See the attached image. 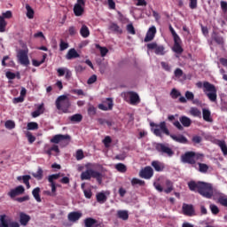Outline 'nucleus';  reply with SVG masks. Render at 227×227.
<instances>
[{
	"label": "nucleus",
	"mask_w": 227,
	"mask_h": 227,
	"mask_svg": "<svg viewBox=\"0 0 227 227\" xmlns=\"http://www.w3.org/2000/svg\"><path fill=\"white\" fill-rule=\"evenodd\" d=\"M188 187L190 191H197L200 196L207 198V200H210L212 196H214V187L212 186V184L201 181H190L188 183Z\"/></svg>",
	"instance_id": "obj_1"
},
{
	"label": "nucleus",
	"mask_w": 227,
	"mask_h": 227,
	"mask_svg": "<svg viewBox=\"0 0 227 227\" xmlns=\"http://www.w3.org/2000/svg\"><path fill=\"white\" fill-rule=\"evenodd\" d=\"M86 171H83L81 174V180H91V178H95L98 184H102L104 176L95 169H104V167L97 163H89L86 165Z\"/></svg>",
	"instance_id": "obj_2"
},
{
	"label": "nucleus",
	"mask_w": 227,
	"mask_h": 227,
	"mask_svg": "<svg viewBox=\"0 0 227 227\" xmlns=\"http://www.w3.org/2000/svg\"><path fill=\"white\" fill-rule=\"evenodd\" d=\"M197 87L203 88V91L210 102H217V88H215V85L209 82H204L203 83L199 82H197Z\"/></svg>",
	"instance_id": "obj_3"
},
{
	"label": "nucleus",
	"mask_w": 227,
	"mask_h": 227,
	"mask_svg": "<svg viewBox=\"0 0 227 227\" xmlns=\"http://www.w3.org/2000/svg\"><path fill=\"white\" fill-rule=\"evenodd\" d=\"M200 159H203V154L196 153L195 152L189 151L181 156V160L184 164H190L192 168L198 169V162Z\"/></svg>",
	"instance_id": "obj_4"
},
{
	"label": "nucleus",
	"mask_w": 227,
	"mask_h": 227,
	"mask_svg": "<svg viewBox=\"0 0 227 227\" xmlns=\"http://www.w3.org/2000/svg\"><path fill=\"white\" fill-rule=\"evenodd\" d=\"M150 125L153 127V132L154 136H157V137H162V134H165V136L171 135L168 126L166 125V121H161L159 124L151 122Z\"/></svg>",
	"instance_id": "obj_5"
},
{
	"label": "nucleus",
	"mask_w": 227,
	"mask_h": 227,
	"mask_svg": "<svg viewBox=\"0 0 227 227\" xmlns=\"http://www.w3.org/2000/svg\"><path fill=\"white\" fill-rule=\"evenodd\" d=\"M55 106L58 111L68 113V109L70 108V99L65 95L59 96L55 101Z\"/></svg>",
	"instance_id": "obj_6"
},
{
	"label": "nucleus",
	"mask_w": 227,
	"mask_h": 227,
	"mask_svg": "<svg viewBox=\"0 0 227 227\" xmlns=\"http://www.w3.org/2000/svg\"><path fill=\"white\" fill-rule=\"evenodd\" d=\"M72 137L70 135H61L58 134L52 137L50 140V143H53L54 145H61V146H68L70 145Z\"/></svg>",
	"instance_id": "obj_7"
},
{
	"label": "nucleus",
	"mask_w": 227,
	"mask_h": 227,
	"mask_svg": "<svg viewBox=\"0 0 227 227\" xmlns=\"http://www.w3.org/2000/svg\"><path fill=\"white\" fill-rule=\"evenodd\" d=\"M124 100L130 104V106H137L141 99L139 98V95L134 91H128L123 94Z\"/></svg>",
	"instance_id": "obj_8"
},
{
	"label": "nucleus",
	"mask_w": 227,
	"mask_h": 227,
	"mask_svg": "<svg viewBox=\"0 0 227 227\" xmlns=\"http://www.w3.org/2000/svg\"><path fill=\"white\" fill-rule=\"evenodd\" d=\"M155 148L159 153H161V155H167V157H173L175 155V152H173V149L168 146V145L158 143L156 144Z\"/></svg>",
	"instance_id": "obj_9"
},
{
	"label": "nucleus",
	"mask_w": 227,
	"mask_h": 227,
	"mask_svg": "<svg viewBox=\"0 0 227 227\" xmlns=\"http://www.w3.org/2000/svg\"><path fill=\"white\" fill-rule=\"evenodd\" d=\"M146 47L148 51H154L157 56H164L166 54V48L164 45H159L157 43H147Z\"/></svg>",
	"instance_id": "obj_10"
},
{
	"label": "nucleus",
	"mask_w": 227,
	"mask_h": 227,
	"mask_svg": "<svg viewBox=\"0 0 227 227\" xmlns=\"http://www.w3.org/2000/svg\"><path fill=\"white\" fill-rule=\"evenodd\" d=\"M27 50H20L17 54V59L20 65H24V67H27L29 65V57L27 56Z\"/></svg>",
	"instance_id": "obj_11"
},
{
	"label": "nucleus",
	"mask_w": 227,
	"mask_h": 227,
	"mask_svg": "<svg viewBox=\"0 0 227 227\" xmlns=\"http://www.w3.org/2000/svg\"><path fill=\"white\" fill-rule=\"evenodd\" d=\"M84 6H86V1L84 0H77L76 4L74 6V13L75 17H81L82 13H84Z\"/></svg>",
	"instance_id": "obj_12"
},
{
	"label": "nucleus",
	"mask_w": 227,
	"mask_h": 227,
	"mask_svg": "<svg viewBox=\"0 0 227 227\" xmlns=\"http://www.w3.org/2000/svg\"><path fill=\"white\" fill-rule=\"evenodd\" d=\"M114 104L113 103V98H108L106 101H103L102 104L98 106V109L101 111H112Z\"/></svg>",
	"instance_id": "obj_13"
},
{
	"label": "nucleus",
	"mask_w": 227,
	"mask_h": 227,
	"mask_svg": "<svg viewBox=\"0 0 227 227\" xmlns=\"http://www.w3.org/2000/svg\"><path fill=\"white\" fill-rule=\"evenodd\" d=\"M25 191H26V189L24 188V186L19 185L16 188L12 189L7 193V196H10L12 198V200H13V198H17V196H20V194H24Z\"/></svg>",
	"instance_id": "obj_14"
},
{
	"label": "nucleus",
	"mask_w": 227,
	"mask_h": 227,
	"mask_svg": "<svg viewBox=\"0 0 227 227\" xmlns=\"http://www.w3.org/2000/svg\"><path fill=\"white\" fill-rule=\"evenodd\" d=\"M183 214L184 215H188V217H192V215H196L194 206H192V204H183Z\"/></svg>",
	"instance_id": "obj_15"
},
{
	"label": "nucleus",
	"mask_w": 227,
	"mask_h": 227,
	"mask_svg": "<svg viewBox=\"0 0 227 227\" xmlns=\"http://www.w3.org/2000/svg\"><path fill=\"white\" fill-rule=\"evenodd\" d=\"M85 227H102V223L92 217H87L83 221Z\"/></svg>",
	"instance_id": "obj_16"
},
{
	"label": "nucleus",
	"mask_w": 227,
	"mask_h": 227,
	"mask_svg": "<svg viewBox=\"0 0 227 227\" xmlns=\"http://www.w3.org/2000/svg\"><path fill=\"white\" fill-rule=\"evenodd\" d=\"M81 217H82V213L81 211H73L67 215L69 223H77Z\"/></svg>",
	"instance_id": "obj_17"
},
{
	"label": "nucleus",
	"mask_w": 227,
	"mask_h": 227,
	"mask_svg": "<svg viewBox=\"0 0 227 227\" xmlns=\"http://www.w3.org/2000/svg\"><path fill=\"white\" fill-rule=\"evenodd\" d=\"M156 33H157V28L155 27H151L145 35L144 42H152V40L155 38Z\"/></svg>",
	"instance_id": "obj_18"
},
{
	"label": "nucleus",
	"mask_w": 227,
	"mask_h": 227,
	"mask_svg": "<svg viewBox=\"0 0 227 227\" xmlns=\"http://www.w3.org/2000/svg\"><path fill=\"white\" fill-rule=\"evenodd\" d=\"M182 39H174V46L172 48V51L176 52V54H182L184 52V48H182Z\"/></svg>",
	"instance_id": "obj_19"
},
{
	"label": "nucleus",
	"mask_w": 227,
	"mask_h": 227,
	"mask_svg": "<svg viewBox=\"0 0 227 227\" xmlns=\"http://www.w3.org/2000/svg\"><path fill=\"white\" fill-rule=\"evenodd\" d=\"M31 221V216L24 212H20V223L21 226H27Z\"/></svg>",
	"instance_id": "obj_20"
},
{
	"label": "nucleus",
	"mask_w": 227,
	"mask_h": 227,
	"mask_svg": "<svg viewBox=\"0 0 227 227\" xmlns=\"http://www.w3.org/2000/svg\"><path fill=\"white\" fill-rule=\"evenodd\" d=\"M169 137H171V139H173V141H176V143H180L181 145H187L188 140L187 137H184V135H174V134H170Z\"/></svg>",
	"instance_id": "obj_21"
},
{
	"label": "nucleus",
	"mask_w": 227,
	"mask_h": 227,
	"mask_svg": "<svg viewBox=\"0 0 227 227\" xmlns=\"http://www.w3.org/2000/svg\"><path fill=\"white\" fill-rule=\"evenodd\" d=\"M153 176V168L152 167H145L143 169V178L145 180H150Z\"/></svg>",
	"instance_id": "obj_22"
},
{
	"label": "nucleus",
	"mask_w": 227,
	"mask_h": 227,
	"mask_svg": "<svg viewBox=\"0 0 227 227\" xmlns=\"http://www.w3.org/2000/svg\"><path fill=\"white\" fill-rule=\"evenodd\" d=\"M81 55L78 54L77 51H75V49L72 48L70 49L67 55H66V59H75L76 58H80Z\"/></svg>",
	"instance_id": "obj_23"
},
{
	"label": "nucleus",
	"mask_w": 227,
	"mask_h": 227,
	"mask_svg": "<svg viewBox=\"0 0 227 227\" xmlns=\"http://www.w3.org/2000/svg\"><path fill=\"white\" fill-rule=\"evenodd\" d=\"M110 31H113L114 33H117L118 35L123 34V29L120 27V26L114 22H112L109 26Z\"/></svg>",
	"instance_id": "obj_24"
},
{
	"label": "nucleus",
	"mask_w": 227,
	"mask_h": 227,
	"mask_svg": "<svg viewBox=\"0 0 227 227\" xmlns=\"http://www.w3.org/2000/svg\"><path fill=\"white\" fill-rule=\"evenodd\" d=\"M153 168L155 169V171L160 172L164 171V163L160 161L154 160L152 162Z\"/></svg>",
	"instance_id": "obj_25"
},
{
	"label": "nucleus",
	"mask_w": 227,
	"mask_h": 227,
	"mask_svg": "<svg viewBox=\"0 0 227 227\" xmlns=\"http://www.w3.org/2000/svg\"><path fill=\"white\" fill-rule=\"evenodd\" d=\"M202 116H203V120L205 121H212V113H210V110L203 108L202 109Z\"/></svg>",
	"instance_id": "obj_26"
},
{
	"label": "nucleus",
	"mask_w": 227,
	"mask_h": 227,
	"mask_svg": "<svg viewBox=\"0 0 227 227\" xmlns=\"http://www.w3.org/2000/svg\"><path fill=\"white\" fill-rule=\"evenodd\" d=\"M117 217L122 221H127L129 219V211L127 210H118Z\"/></svg>",
	"instance_id": "obj_27"
},
{
	"label": "nucleus",
	"mask_w": 227,
	"mask_h": 227,
	"mask_svg": "<svg viewBox=\"0 0 227 227\" xmlns=\"http://www.w3.org/2000/svg\"><path fill=\"white\" fill-rule=\"evenodd\" d=\"M80 35L82 38H88L90 36V28L86 25H82L80 29Z\"/></svg>",
	"instance_id": "obj_28"
},
{
	"label": "nucleus",
	"mask_w": 227,
	"mask_h": 227,
	"mask_svg": "<svg viewBox=\"0 0 227 227\" xmlns=\"http://www.w3.org/2000/svg\"><path fill=\"white\" fill-rule=\"evenodd\" d=\"M179 121L182 123L183 127H191V123H192V121H191V118L187 116H181L179 118Z\"/></svg>",
	"instance_id": "obj_29"
},
{
	"label": "nucleus",
	"mask_w": 227,
	"mask_h": 227,
	"mask_svg": "<svg viewBox=\"0 0 227 227\" xmlns=\"http://www.w3.org/2000/svg\"><path fill=\"white\" fill-rule=\"evenodd\" d=\"M32 196L35 198L37 203H42V198L40 197V187H36L32 191Z\"/></svg>",
	"instance_id": "obj_30"
},
{
	"label": "nucleus",
	"mask_w": 227,
	"mask_h": 227,
	"mask_svg": "<svg viewBox=\"0 0 227 227\" xmlns=\"http://www.w3.org/2000/svg\"><path fill=\"white\" fill-rule=\"evenodd\" d=\"M70 121L72 123H81L82 121V114H76L69 117Z\"/></svg>",
	"instance_id": "obj_31"
},
{
	"label": "nucleus",
	"mask_w": 227,
	"mask_h": 227,
	"mask_svg": "<svg viewBox=\"0 0 227 227\" xmlns=\"http://www.w3.org/2000/svg\"><path fill=\"white\" fill-rule=\"evenodd\" d=\"M96 200L98 203H106L107 201V196L104 192H99L96 195Z\"/></svg>",
	"instance_id": "obj_32"
},
{
	"label": "nucleus",
	"mask_w": 227,
	"mask_h": 227,
	"mask_svg": "<svg viewBox=\"0 0 227 227\" xmlns=\"http://www.w3.org/2000/svg\"><path fill=\"white\" fill-rule=\"evenodd\" d=\"M197 166H199V168L197 167L196 169H198V171H200V173H207L208 172V165H207L205 163L198 162Z\"/></svg>",
	"instance_id": "obj_33"
},
{
	"label": "nucleus",
	"mask_w": 227,
	"mask_h": 227,
	"mask_svg": "<svg viewBox=\"0 0 227 227\" xmlns=\"http://www.w3.org/2000/svg\"><path fill=\"white\" fill-rule=\"evenodd\" d=\"M217 145L218 146L221 148L223 154V155H227V145H226V142L224 140H218L217 141Z\"/></svg>",
	"instance_id": "obj_34"
},
{
	"label": "nucleus",
	"mask_w": 227,
	"mask_h": 227,
	"mask_svg": "<svg viewBox=\"0 0 227 227\" xmlns=\"http://www.w3.org/2000/svg\"><path fill=\"white\" fill-rule=\"evenodd\" d=\"M45 59H47V53H43V59L41 61H38L36 59H32V65L33 67H40V65H43V63H45Z\"/></svg>",
	"instance_id": "obj_35"
},
{
	"label": "nucleus",
	"mask_w": 227,
	"mask_h": 227,
	"mask_svg": "<svg viewBox=\"0 0 227 227\" xmlns=\"http://www.w3.org/2000/svg\"><path fill=\"white\" fill-rule=\"evenodd\" d=\"M190 114L195 118H201V111H200V109L197 107H192L190 109Z\"/></svg>",
	"instance_id": "obj_36"
},
{
	"label": "nucleus",
	"mask_w": 227,
	"mask_h": 227,
	"mask_svg": "<svg viewBox=\"0 0 227 227\" xmlns=\"http://www.w3.org/2000/svg\"><path fill=\"white\" fill-rule=\"evenodd\" d=\"M26 10H27V19H34L35 18V10H33L32 7H30L29 4H26Z\"/></svg>",
	"instance_id": "obj_37"
},
{
	"label": "nucleus",
	"mask_w": 227,
	"mask_h": 227,
	"mask_svg": "<svg viewBox=\"0 0 227 227\" xmlns=\"http://www.w3.org/2000/svg\"><path fill=\"white\" fill-rule=\"evenodd\" d=\"M115 169L119 173H127V166L123 163H117L115 164Z\"/></svg>",
	"instance_id": "obj_38"
},
{
	"label": "nucleus",
	"mask_w": 227,
	"mask_h": 227,
	"mask_svg": "<svg viewBox=\"0 0 227 227\" xmlns=\"http://www.w3.org/2000/svg\"><path fill=\"white\" fill-rule=\"evenodd\" d=\"M32 176L35 178L36 180H42L43 178V169L42 168H38L37 173H32Z\"/></svg>",
	"instance_id": "obj_39"
},
{
	"label": "nucleus",
	"mask_w": 227,
	"mask_h": 227,
	"mask_svg": "<svg viewBox=\"0 0 227 227\" xmlns=\"http://www.w3.org/2000/svg\"><path fill=\"white\" fill-rule=\"evenodd\" d=\"M7 24L4 17L0 16V33H4L6 31Z\"/></svg>",
	"instance_id": "obj_40"
},
{
	"label": "nucleus",
	"mask_w": 227,
	"mask_h": 227,
	"mask_svg": "<svg viewBox=\"0 0 227 227\" xmlns=\"http://www.w3.org/2000/svg\"><path fill=\"white\" fill-rule=\"evenodd\" d=\"M96 49H98L100 51V54L102 58H105V56L107 55V52H109V50L106 47L100 46V44H96Z\"/></svg>",
	"instance_id": "obj_41"
},
{
	"label": "nucleus",
	"mask_w": 227,
	"mask_h": 227,
	"mask_svg": "<svg viewBox=\"0 0 227 227\" xmlns=\"http://www.w3.org/2000/svg\"><path fill=\"white\" fill-rule=\"evenodd\" d=\"M153 187L154 189H156V191H158V192H162L164 191V188L160 184V179H157L156 181H154Z\"/></svg>",
	"instance_id": "obj_42"
},
{
	"label": "nucleus",
	"mask_w": 227,
	"mask_h": 227,
	"mask_svg": "<svg viewBox=\"0 0 227 227\" xmlns=\"http://www.w3.org/2000/svg\"><path fill=\"white\" fill-rule=\"evenodd\" d=\"M0 227H10L8 220H6V215H3L0 217Z\"/></svg>",
	"instance_id": "obj_43"
},
{
	"label": "nucleus",
	"mask_w": 227,
	"mask_h": 227,
	"mask_svg": "<svg viewBox=\"0 0 227 227\" xmlns=\"http://www.w3.org/2000/svg\"><path fill=\"white\" fill-rule=\"evenodd\" d=\"M131 185L133 187H141L143 185V181L141 179L134 177L131 180Z\"/></svg>",
	"instance_id": "obj_44"
},
{
	"label": "nucleus",
	"mask_w": 227,
	"mask_h": 227,
	"mask_svg": "<svg viewBox=\"0 0 227 227\" xmlns=\"http://www.w3.org/2000/svg\"><path fill=\"white\" fill-rule=\"evenodd\" d=\"M27 130H38V124L35 121L28 122L27 125Z\"/></svg>",
	"instance_id": "obj_45"
},
{
	"label": "nucleus",
	"mask_w": 227,
	"mask_h": 227,
	"mask_svg": "<svg viewBox=\"0 0 227 227\" xmlns=\"http://www.w3.org/2000/svg\"><path fill=\"white\" fill-rule=\"evenodd\" d=\"M213 39L218 43V45H223L224 43V38L217 34L214 35Z\"/></svg>",
	"instance_id": "obj_46"
},
{
	"label": "nucleus",
	"mask_w": 227,
	"mask_h": 227,
	"mask_svg": "<svg viewBox=\"0 0 227 227\" xmlns=\"http://www.w3.org/2000/svg\"><path fill=\"white\" fill-rule=\"evenodd\" d=\"M59 176H61V174H53L48 176V182H50V184H54V180H58V178H59Z\"/></svg>",
	"instance_id": "obj_47"
},
{
	"label": "nucleus",
	"mask_w": 227,
	"mask_h": 227,
	"mask_svg": "<svg viewBox=\"0 0 227 227\" xmlns=\"http://www.w3.org/2000/svg\"><path fill=\"white\" fill-rule=\"evenodd\" d=\"M68 47H70V45L68 44V43H66L65 41L60 40L59 51H67V49H68Z\"/></svg>",
	"instance_id": "obj_48"
},
{
	"label": "nucleus",
	"mask_w": 227,
	"mask_h": 227,
	"mask_svg": "<svg viewBox=\"0 0 227 227\" xmlns=\"http://www.w3.org/2000/svg\"><path fill=\"white\" fill-rule=\"evenodd\" d=\"M26 137H27V140L30 143V145H33V143L36 141V137L33 136V134H31V132L29 131L27 132Z\"/></svg>",
	"instance_id": "obj_49"
},
{
	"label": "nucleus",
	"mask_w": 227,
	"mask_h": 227,
	"mask_svg": "<svg viewBox=\"0 0 227 227\" xmlns=\"http://www.w3.org/2000/svg\"><path fill=\"white\" fill-rule=\"evenodd\" d=\"M152 12L154 19L156 20H159L160 19V15H159L158 12L153 11V9H151V11H149L148 12H145V15H147V17H150L152 15Z\"/></svg>",
	"instance_id": "obj_50"
},
{
	"label": "nucleus",
	"mask_w": 227,
	"mask_h": 227,
	"mask_svg": "<svg viewBox=\"0 0 227 227\" xmlns=\"http://www.w3.org/2000/svg\"><path fill=\"white\" fill-rule=\"evenodd\" d=\"M209 208L214 215H217V214H219V207L215 204H211Z\"/></svg>",
	"instance_id": "obj_51"
},
{
	"label": "nucleus",
	"mask_w": 227,
	"mask_h": 227,
	"mask_svg": "<svg viewBox=\"0 0 227 227\" xmlns=\"http://www.w3.org/2000/svg\"><path fill=\"white\" fill-rule=\"evenodd\" d=\"M118 20L121 21V24H127V22H129V19H127V17L121 14V12H118Z\"/></svg>",
	"instance_id": "obj_52"
},
{
	"label": "nucleus",
	"mask_w": 227,
	"mask_h": 227,
	"mask_svg": "<svg viewBox=\"0 0 227 227\" xmlns=\"http://www.w3.org/2000/svg\"><path fill=\"white\" fill-rule=\"evenodd\" d=\"M88 114L89 116H95L97 114V108L93 106H89Z\"/></svg>",
	"instance_id": "obj_53"
},
{
	"label": "nucleus",
	"mask_w": 227,
	"mask_h": 227,
	"mask_svg": "<svg viewBox=\"0 0 227 227\" xmlns=\"http://www.w3.org/2000/svg\"><path fill=\"white\" fill-rule=\"evenodd\" d=\"M126 29L129 35H136V29L134 28V25H132V23L127 25Z\"/></svg>",
	"instance_id": "obj_54"
},
{
	"label": "nucleus",
	"mask_w": 227,
	"mask_h": 227,
	"mask_svg": "<svg viewBox=\"0 0 227 227\" xmlns=\"http://www.w3.org/2000/svg\"><path fill=\"white\" fill-rule=\"evenodd\" d=\"M170 95H171L172 98H178V97L182 96L180 91H178L176 89H173L170 92Z\"/></svg>",
	"instance_id": "obj_55"
},
{
	"label": "nucleus",
	"mask_w": 227,
	"mask_h": 227,
	"mask_svg": "<svg viewBox=\"0 0 227 227\" xmlns=\"http://www.w3.org/2000/svg\"><path fill=\"white\" fill-rule=\"evenodd\" d=\"M161 65V68H163V70H166V72H171V67L169 66V64L168 62H160Z\"/></svg>",
	"instance_id": "obj_56"
},
{
	"label": "nucleus",
	"mask_w": 227,
	"mask_h": 227,
	"mask_svg": "<svg viewBox=\"0 0 227 227\" xmlns=\"http://www.w3.org/2000/svg\"><path fill=\"white\" fill-rule=\"evenodd\" d=\"M5 127L9 129V130H12L15 127V121H5Z\"/></svg>",
	"instance_id": "obj_57"
},
{
	"label": "nucleus",
	"mask_w": 227,
	"mask_h": 227,
	"mask_svg": "<svg viewBox=\"0 0 227 227\" xmlns=\"http://www.w3.org/2000/svg\"><path fill=\"white\" fill-rule=\"evenodd\" d=\"M186 100H194V93L192 91L187 90L184 94Z\"/></svg>",
	"instance_id": "obj_58"
},
{
	"label": "nucleus",
	"mask_w": 227,
	"mask_h": 227,
	"mask_svg": "<svg viewBox=\"0 0 227 227\" xmlns=\"http://www.w3.org/2000/svg\"><path fill=\"white\" fill-rule=\"evenodd\" d=\"M82 159H84V153L80 149L76 152V160H82Z\"/></svg>",
	"instance_id": "obj_59"
},
{
	"label": "nucleus",
	"mask_w": 227,
	"mask_h": 227,
	"mask_svg": "<svg viewBox=\"0 0 227 227\" xmlns=\"http://www.w3.org/2000/svg\"><path fill=\"white\" fill-rule=\"evenodd\" d=\"M103 143H104L106 148H108L109 145H111V143H113V139H111V137H106L103 140Z\"/></svg>",
	"instance_id": "obj_60"
},
{
	"label": "nucleus",
	"mask_w": 227,
	"mask_h": 227,
	"mask_svg": "<svg viewBox=\"0 0 227 227\" xmlns=\"http://www.w3.org/2000/svg\"><path fill=\"white\" fill-rule=\"evenodd\" d=\"M95 82H97V74L91 75L87 81V84H93Z\"/></svg>",
	"instance_id": "obj_61"
},
{
	"label": "nucleus",
	"mask_w": 227,
	"mask_h": 227,
	"mask_svg": "<svg viewBox=\"0 0 227 227\" xmlns=\"http://www.w3.org/2000/svg\"><path fill=\"white\" fill-rule=\"evenodd\" d=\"M175 77H182L184 75V71L181 68H176L174 72Z\"/></svg>",
	"instance_id": "obj_62"
},
{
	"label": "nucleus",
	"mask_w": 227,
	"mask_h": 227,
	"mask_svg": "<svg viewBox=\"0 0 227 227\" xmlns=\"http://www.w3.org/2000/svg\"><path fill=\"white\" fill-rule=\"evenodd\" d=\"M13 16V14L12 13V11H7L4 13H2V17H4V19H12V17Z\"/></svg>",
	"instance_id": "obj_63"
},
{
	"label": "nucleus",
	"mask_w": 227,
	"mask_h": 227,
	"mask_svg": "<svg viewBox=\"0 0 227 227\" xmlns=\"http://www.w3.org/2000/svg\"><path fill=\"white\" fill-rule=\"evenodd\" d=\"M221 8L223 13H227V2L226 1H221L220 3Z\"/></svg>",
	"instance_id": "obj_64"
}]
</instances>
